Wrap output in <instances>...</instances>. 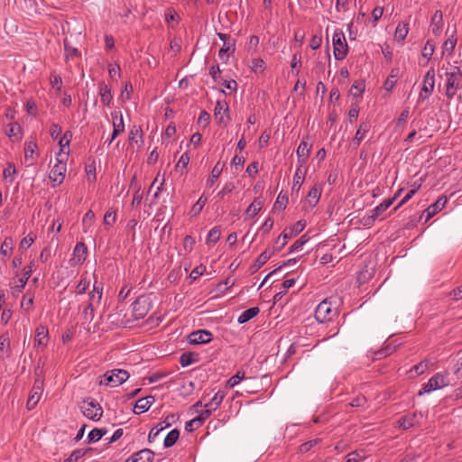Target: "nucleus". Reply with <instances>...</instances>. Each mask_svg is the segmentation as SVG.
Here are the masks:
<instances>
[{
  "label": "nucleus",
  "mask_w": 462,
  "mask_h": 462,
  "mask_svg": "<svg viewBox=\"0 0 462 462\" xmlns=\"http://www.w3.org/2000/svg\"><path fill=\"white\" fill-rule=\"evenodd\" d=\"M103 295V287L100 283L97 282H94L93 290L88 293L89 301L92 302L93 305L95 303L99 304Z\"/></svg>",
  "instance_id": "nucleus-28"
},
{
  "label": "nucleus",
  "mask_w": 462,
  "mask_h": 462,
  "mask_svg": "<svg viewBox=\"0 0 462 462\" xmlns=\"http://www.w3.org/2000/svg\"><path fill=\"white\" fill-rule=\"evenodd\" d=\"M225 397L226 393L224 391H217L210 399L211 404H214L217 408H218Z\"/></svg>",
  "instance_id": "nucleus-63"
},
{
  "label": "nucleus",
  "mask_w": 462,
  "mask_h": 462,
  "mask_svg": "<svg viewBox=\"0 0 462 462\" xmlns=\"http://www.w3.org/2000/svg\"><path fill=\"white\" fill-rule=\"evenodd\" d=\"M128 378L129 373L126 370L113 369L104 374V380L100 381V384L115 387L122 384Z\"/></svg>",
  "instance_id": "nucleus-8"
},
{
  "label": "nucleus",
  "mask_w": 462,
  "mask_h": 462,
  "mask_svg": "<svg viewBox=\"0 0 462 462\" xmlns=\"http://www.w3.org/2000/svg\"><path fill=\"white\" fill-rule=\"evenodd\" d=\"M228 105L226 101L217 100L214 109V116L217 124L224 123V114L228 112Z\"/></svg>",
  "instance_id": "nucleus-24"
},
{
  "label": "nucleus",
  "mask_w": 462,
  "mask_h": 462,
  "mask_svg": "<svg viewBox=\"0 0 462 462\" xmlns=\"http://www.w3.org/2000/svg\"><path fill=\"white\" fill-rule=\"evenodd\" d=\"M17 174V171L15 169V166L12 162H8L6 167L3 171V177L5 180L9 179V177H14ZM9 183H13L14 178L10 179Z\"/></svg>",
  "instance_id": "nucleus-46"
},
{
  "label": "nucleus",
  "mask_w": 462,
  "mask_h": 462,
  "mask_svg": "<svg viewBox=\"0 0 462 462\" xmlns=\"http://www.w3.org/2000/svg\"><path fill=\"white\" fill-rule=\"evenodd\" d=\"M446 91L445 95L448 99L451 100L457 94V90L462 88V71L459 67L454 66L451 70L446 72Z\"/></svg>",
  "instance_id": "nucleus-2"
},
{
  "label": "nucleus",
  "mask_w": 462,
  "mask_h": 462,
  "mask_svg": "<svg viewBox=\"0 0 462 462\" xmlns=\"http://www.w3.org/2000/svg\"><path fill=\"white\" fill-rule=\"evenodd\" d=\"M399 72L400 69L398 68L392 69L390 75L387 77L386 80L383 83V88L386 91H391L394 88L397 82Z\"/></svg>",
  "instance_id": "nucleus-31"
},
{
  "label": "nucleus",
  "mask_w": 462,
  "mask_h": 462,
  "mask_svg": "<svg viewBox=\"0 0 462 462\" xmlns=\"http://www.w3.org/2000/svg\"><path fill=\"white\" fill-rule=\"evenodd\" d=\"M295 284V279H287L282 283V290L274 295V300H279L286 294L287 291Z\"/></svg>",
  "instance_id": "nucleus-47"
},
{
  "label": "nucleus",
  "mask_w": 462,
  "mask_h": 462,
  "mask_svg": "<svg viewBox=\"0 0 462 462\" xmlns=\"http://www.w3.org/2000/svg\"><path fill=\"white\" fill-rule=\"evenodd\" d=\"M305 221L299 220L292 226L284 229L283 232L276 239L273 245V251H281L287 244V241L300 234L305 228Z\"/></svg>",
  "instance_id": "nucleus-3"
},
{
  "label": "nucleus",
  "mask_w": 462,
  "mask_h": 462,
  "mask_svg": "<svg viewBox=\"0 0 462 462\" xmlns=\"http://www.w3.org/2000/svg\"><path fill=\"white\" fill-rule=\"evenodd\" d=\"M154 453L149 448H143L134 453L125 462H152Z\"/></svg>",
  "instance_id": "nucleus-16"
},
{
  "label": "nucleus",
  "mask_w": 462,
  "mask_h": 462,
  "mask_svg": "<svg viewBox=\"0 0 462 462\" xmlns=\"http://www.w3.org/2000/svg\"><path fill=\"white\" fill-rule=\"evenodd\" d=\"M273 247L272 249L264 250L255 260V262L250 266V272L252 273H256L275 253Z\"/></svg>",
  "instance_id": "nucleus-19"
},
{
  "label": "nucleus",
  "mask_w": 462,
  "mask_h": 462,
  "mask_svg": "<svg viewBox=\"0 0 462 462\" xmlns=\"http://www.w3.org/2000/svg\"><path fill=\"white\" fill-rule=\"evenodd\" d=\"M300 165L297 168L296 172L293 176V183H292V190L299 191L303 180H304V173L301 172Z\"/></svg>",
  "instance_id": "nucleus-42"
},
{
  "label": "nucleus",
  "mask_w": 462,
  "mask_h": 462,
  "mask_svg": "<svg viewBox=\"0 0 462 462\" xmlns=\"http://www.w3.org/2000/svg\"><path fill=\"white\" fill-rule=\"evenodd\" d=\"M129 142L138 143L139 142L143 143V130L141 127L133 126V128L129 132Z\"/></svg>",
  "instance_id": "nucleus-40"
},
{
  "label": "nucleus",
  "mask_w": 462,
  "mask_h": 462,
  "mask_svg": "<svg viewBox=\"0 0 462 462\" xmlns=\"http://www.w3.org/2000/svg\"><path fill=\"white\" fill-rule=\"evenodd\" d=\"M111 116L113 119V138H116L118 134L125 131V123L123 115L121 112L114 111L111 113Z\"/></svg>",
  "instance_id": "nucleus-20"
},
{
  "label": "nucleus",
  "mask_w": 462,
  "mask_h": 462,
  "mask_svg": "<svg viewBox=\"0 0 462 462\" xmlns=\"http://www.w3.org/2000/svg\"><path fill=\"white\" fill-rule=\"evenodd\" d=\"M98 88H99V95H100L101 102L105 106H110V104L113 100V96L111 94V88L104 82L99 84Z\"/></svg>",
  "instance_id": "nucleus-27"
},
{
  "label": "nucleus",
  "mask_w": 462,
  "mask_h": 462,
  "mask_svg": "<svg viewBox=\"0 0 462 462\" xmlns=\"http://www.w3.org/2000/svg\"><path fill=\"white\" fill-rule=\"evenodd\" d=\"M263 208V201L259 199H255L246 208L245 217L252 218L256 216Z\"/></svg>",
  "instance_id": "nucleus-29"
},
{
  "label": "nucleus",
  "mask_w": 462,
  "mask_h": 462,
  "mask_svg": "<svg viewBox=\"0 0 462 462\" xmlns=\"http://www.w3.org/2000/svg\"><path fill=\"white\" fill-rule=\"evenodd\" d=\"M457 44V39L454 36L447 39L443 43V52L447 51L448 55L452 54Z\"/></svg>",
  "instance_id": "nucleus-52"
},
{
  "label": "nucleus",
  "mask_w": 462,
  "mask_h": 462,
  "mask_svg": "<svg viewBox=\"0 0 462 462\" xmlns=\"http://www.w3.org/2000/svg\"><path fill=\"white\" fill-rule=\"evenodd\" d=\"M95 218V213L93 210H88L82 219V224L84 226V231H87V228H89L92 226L93 220Z\"/></svg>",
  "instance_id": "nucleus-53"
},
{
  "label": "nucleus",
  "mask_w": 462,
  "mask_h": 462,
  "mask_svg": "<svg viewBox=\"0 0 462 462\" xmlns=\"http://www.w3.org/2000/svg\"><path fill=\"white\" fill-rule=\"evenodd\" d=\"M34 295L33 293L26 292L22 299L21 307L27 312H29L33 305Z\"/></svg>",
  "instance_id": "nucleus-43"
},
{
  "label": "nucleus",
  "mask_w": 462,
  "mask_h": 462,
  "mask_svg": "<svg viewBox=\"0 0 462 462\" xmlns=\"http://www.w3.org/2000/svg\"><path fill=\"white\" fill-rule=\"evenodd\" d=\"M208 201V198L203 194L199 197L198 201L192 206L189 214L192 217L198 216Z\"/></svg>",
  "instance_id": "nucleus-39"
},
{
  "label": "nucleus",
  "mask_w": 462,
  "mask_h": 462,
  "mask_svg": "<svg viewBox=\"0 0 462 462\" xmlns=\"http://www.w3.org/2000/svg\"><path fill=\"white\" fill-rule=\"evenodd\" d=\"M14 248V240L12 237H5L0 246V254L2 256H10Z\"/></svg>",
  "instance_id": "nucleus-34"
},
{
  "label": "nucleus",
  "mask_w": 462,
  "mask_h": 462,
  "mask_svg": "<svg viewBox=\"0 0 462 462\" xmlns=\"http://www.w3.org/2000/svg\"><path fill=\"white\" fill-rule=\"evenodd\" d=\"M64 50L66 60L73 59L80 55L79 51L77 48L70 46L67 40L64 41Z\"/></svg>",
  "instance_id": "nucleus-48"
},
{
  "label": "nucleus",
  "mask_w": 462,
  "mask_h": 462,
  "mask_svg": "<svg viewBox=\"0 0 462 462\" xmlns=\"http://www.w3.org/2000/svg\"><path fill=\"white\" fill-rule=\"evenodd\" d=\"M88 248L86 245L82 242H79L76 244L73 251V259L77 263H82L87 257Z\"/></svg>",
  "instance_id": "nucleus-25"
},
{
  "label": "nucleus",
  "mask_w": 462,
  "mask_h": 462,
  "mask_svg": "<svg viewBox=\"0 0 462 462\" xmlns=\"http://www.w3.org/2000/svg\"><path fill=\"white\" fill-rule=\"evenodd\" d=\"M449 384L447 373H437L430 380L424 383L419 392V395L430 393L433 391L442 389Z\"/></svg>",
  "instance_id": "nucleus-4"
},
{
  "label": "nucleus",
  "mask_w": 462,
  "mask_h": 462,
  "mask_svg": "<svg viewBox=\"0 0 462 462\" xmlns=\"http://www.w3.org/2000/svg\"><path fill=\"white\" fill-rule=\"evenodd\" d=\"M337 315V298H327L319 303L315 310V319L319 323L330 321Z\"/></svg>",
  "instance_id": "nucleus-1"
},
{
  "label": "nucleus",
  "mask_w": 462,
  "mask_h": 462,
  "mask_svg": "<svg viewBox=\"0 0 462 462\" xmlns=\"http://www.w3.org/2000/svg\"><path fill=\"white\" fill-rule=\"evenodd\" d=\"M23 271V276L18 279H14V281L10 283L13 293L21 292L24 289L29 278L32 273L33 262H32L29 265L25 266Z\"/></svg>",
  "instance_id": "nucleus-12"
},
{
  "label": "nucleus",
  "mask_w": 462,
  "mask_h": 462,
  "mask_svg": "<svg viewBox=\"0 0 462 462\" xmlns=\"http://www.w3.org/2000/svg\"><path fill=\"white\" fill-rule=\"evenodd\" d=\"M71 138H72V134H71L70 131H66L64 133L63 136L60 137V139L59 141V144L60 146V152L58 153V156H60V157L64 156L65 158H68L69 150V149L65 150V148L69 147V142H70Z\"/></svg>",
  "instance_id": "nucleus-26"
},
{
  "label": "nucleus",
  "mask_w": 462,
  "mask_h": 462,
  "mask_svg": "<svg viewBox=\"0 0 462 462\" xmlns=\"http://www.w3.org/2000/svg\"><path fill=\"white\" fill-rule=\"evenodd\" d=\"M202 425L203 424L200 423L199 419H197V417H195L194 419H192L189 421L186 422L185 430L187 431L191 432V431L200 428Z\"/></svg>",
  "instance_id": "nucleus-62"
},
{
  "label": "nucleus",
  "mask_w": 462,
  "mask_h": 462,
  "mask_svg": "<svg viewBox=\"0 0 462 462\" xmlns=\"http://www.w3.org/2000/svg\"><path fill=\"white\" fill-rule=\"evenodd\" d=\"M107 432L106 429H93L88 434L87 438L88 443H95L102 439Z\"/></svg>",
  "instance_id": "nucleus-35"
},
{
  "label": "nucleus",
  "mask_w": 462,
  "mask_h": 462,
  "mask_svg": "<svg viewBox=\"0 0 462 462\" xmlns=\"http://www.w3.org/2000/svg\"><path fill=\"white\" fill-rule=\"evenodd\" d=\"M443 26L442 12L438 10L431 17L430 29L434 35L440 34Z\"/></svg>",
  "instance_id": "nucleus-23"
},
{
  "label": "nucleus",
  "mask_w": 462,
  "mask_h": 462,
  "mask_svg": "<svg viewBox=\"0 0 462 462\" xmlns=\"http://www.w3.org/2000/svg\"><path fill=\"white\" fill-rule=\"evenodd\" d=\"M180 438V430L177 429L171 430L165 437L163 446L165 448L172 447Z\"/></svg>",
  "instance_id": "nucleus-36"
},
{
  "label": "nucleus",
  "mask_w": 462,
  "mask_h": 462,
  "mask_svg": "<svg viewBox=\"0 0 462 462\" xmlns=\"http://www.w3.org/2000/svg\"><path fill=\"white\" fill-rule=\"evenodd\" d=\"M165 429V427L162 425V423H159L156 427L152 428L148 435V441L152 443L154 441L155 438L160 434L161 431H162Z\"/></svg>",
  "instance_id": "nucleus-61"
},
{
  "label": "nucleus",
  "mask_w": 462,
  "mask_h": 462,
  "mask_svg": "<svg viewBox=\"0 0 462 462\" xmlns=\"http://www.w3.org/2000/svg\"><path fill=\"white\" fill-rule=\"evenodd\" d=\"M79 409L86 418L94 421L99 420L103 414L101 405L96 400L90 398L84 400L79 405Z\"/></svg>",
  "instance_id": "nucleus-5"
},
{
  "label": "nucleus",
  "mask_w": 462,
  "mask_h": 462,
  "mask_svg": "<svg viewBox=\"0 0 462 462\" xmlns=\"http://www.w3.org/2000/svg\"><path fill=\"white\" fill-rule=\"evenodd\" d=\"M213 339V335L206 329L197 330L189 334V342L191 345L208 343Z\"/></svg>",
  "instance_id": "nucleus-13"
},
{
  "label": "nucleus",
  "mask_w": 462,
  "mask_h": 462,
  "mask_svg": "<svg viewBox=\"0 0 462 462\" xmlns=\"http://www.w3.org/2000/svg\"><path fill=\"white\" fill-rule=\"evenodd\" d=\"M150 409V404H148V402L146 399H139L136 401L134 407V413L135 414H142L145 411H147Z\"/></svg>",
  "instance_id": "nucleus-44"
},
{
  "label": "nucleus",
  "mask_w": 462,
  "mask_h": 462,
  "mask_svg": "<svg viewBox=\"0 0 462 462\" xmlns=\"http://www.w3.org/2000/svg\"><path fill=\"white\" fill-rule=\"evenodd\" d=\"M395 201V198H390L388 199L383 200L378 206H376L372 211L370 215V218L373 220L379 217L383 212H385Z\"/></svg>",
  "instance_id": "nucleus-22"
},
{
  "label": "nucleus",
  "mask_w": 462,
  "mask_h": 462,
  "mask_svg": "<svg viewBox=\"0 0 462 462\" xmlns=\"http://www.w3.org/2000/svg\"><path fill=\"white\" fill-rule=\"evenodd\" d=\"M223 171V166L220 165V162H217V164L213 167L210 176L208 178L206 181L207 187L210 188L212 187L217 180L219 178L221 172Z\"/></svg>",
  "instance_id": "nucleus-33"
},
{
  "label": "nucleus",
  "mask_w": 462,
  "mask_h": 462,
  "mask_svg": "<svg viewBox=\"0 0 462 462\" xmlns=\"http://www.w3.org/2000/svg\"><path fill=\"white\" fill-rule=\"evenodd\" d=\"M367 403V400L366 398L364 396V395H358L356 397H355L350 402H349V405L351 407H361V408H365V405Z\"/></svg>",
  "instance_id": "nucleus-60"
},
{
  "label": "nucleus",
  "mask_w": 462,
  "mask_h": 462,
  "mask_svg": "<svg viewBox=\"0 0 462 462\" xmlns=\"http://www.w3.org/2000/svg\"><path fill=\"white\" fill-rule=\"evenodd\" d=\"M220 235H221L220 227L214 226L213 228L210 229V231L208 234L207 242L212 243V244L217 243L220 238Z\"/></svg>",
  "instance_id": "nucleus-49"
},
{
  "label": "nucleus",
  "mask_w": 462,
  "mask_h": 462,
  "mask_svg": "<svg viewBox=\"0 0 462 462\" xmlns=\"http://www.w3.org/2000/svg\"><path fill=\"white\" fill-rule=\"evenodd\" d=\"M287 203L288 197L286 195H282V192H280L273 204V210L279 212L283 211L287 206Z\"/></svg>",
  "instance_id": "nucleus-41"
},
{
  "label": "nucleus",
  "mask_w": 462,
  "mask_h": 462,
  "mask_svg": "<svg viewBox=\"0 0 462 462\" xmlns=\"http://www.w3.org/2000/svg\"><path fill=\"white\" fill-rule=\"evenodd\" d=\"M37 150V144L33 141H28L24 145V158L26 161L32 160L33 158V154Z\"/></svg>",
  "instance_id": "nucleus-45"
},
{
  "label": "nucleus",
  "mask_w": 462,
  "mask_h": 462,
  "mask_svg": "<svg viewBox=\"0 0 462 462\" xmlns=\"http://www.w3.org/2000/svg\"><path fill=\"white\" fill-rule=\"evenodd\" d=\"M260 310L258 307H253L250 309H247L246 310L243 311L241 315L237 319V322L239 324H244L254 318L258 313Z\"/></svg>",
  "instance_id": "nucleus-32"
},
{
  "label": "nucleus",
  "mask_w": 462,
  "mask_h": 462,
  "mask_svg": "<svg viewBox=\"0 0 462 462\" xmlns=\"http://www.w3.org/2000/svg\"><path fill=\"white\" fill-rule=\"evenodd\" d=\"M320 196H321V188H318L317 186H314L309 191L306 200L311 208H314L318 204V202L320 199Z\"/></svg>",
  "instance_id": "nucleus-30"
},
{
  "label": "nucleus",
  "mask_w": 462,
  "mask_h": 462,
  "mask_svg": "<svg viewBox=\"0 0 462 462\" xmlns=\"http://www.w3.org/2000/svg\"><path fill=\"white\" fill-rule=\"evenodd\" d=\"M435 88V69L434 68H430L423 78V84L419 94L417 104L422 103L424 100L428 99L434 91Z\"/></svg>",
  "instance_id": "nucleus-6"
},
{
  "label": "nucleus",
  "mask_w": 462,
  "mask_h": 462,
  "mask_svg": "<svg viewBox=\"0 0 462 462\" xmlns=\"http://www.w3.org/2000/svg\"><path fill=\"white\" fill-rule=\"evenodd\" d=\"M334 57L337 60H342L347 54V43L342 31H335L332 37Z\"/></svg>",
  "instance_id": "nucleus-7"
},
{
  "label": "nucleus",
  "mask_w": 462,
  "mask_h": 462,
  "mask_svg": "<svg viewBox=\"0 0 462 462\" xmlns=\"http://www.w3.org/2000/svg\"><path fill=\"white\" fill-rule=\"evenodd\" d=\"M395 349V346H392L390 344L385 346L383 348L380 349L379 351L375 352L374 356L376 359H381L383 357H385L387 356H390Z\"/></svg>",
  "instance_id": "nucleus-55"
},
{
  "label": "nucleus",
  "mask_w": 462,
  "mask_h": 462,
  "mask_svg": "<svg viewBox=\"0 0 462 462\" xmlns=\"http://www.w3.org/2000/svg\"><path fill=\"white\" fill-rule=\"evenodd\" d=\"M422 418L421 413L412 412L408 413L402 417H401L397 423L400 428L403 430H408L415 425H417L420 420Z\"/></svg>",
  "instance_id": "nucleus-14"
},
{
  "label": "nucleus",
  "mask_w": 462,
  "mask_h": 462,
  "mask_svg": "<svg viewBox=\"0 0 462 462\" xmlns=\"http://www.w3.org/2000/svg\"><path fill=\"white\" fill-rule=\"evenodd\" d=\"M43 391V380L38 375L34 381L32 389L29 394L26 407L29 411L32 410L39 402Z\"/></svg>",
  "instance_id": "nucleus-11"
},
{
  "label": "nucleus",
  "mask_w": 462,
  "mask_h": 462,
  "mask_svg": "<svg viewBox=\"0 0 462 462\" xmlns=\"http://www.w3.org/2000/svg\"><path fill=\"white\" fill-rule=\"evenodd\" d=\"M49 341V330L46 327L40 325L35 330L34 345L35 346L45 347Z\"/></svg>",
  "instance_id": "nucleus-18"
},
{
  "label": "nucleus",
  "mask_w": 462,
  "mask_h": 462,
  "mask_svg": "<svg viewBox=\"0 0 462 462\" xmlns=\"http://www.w3.org/2000/svg\"><path fill=\"white\" fill-rule=\"evenodd\" d=\"M305 139L306 138L304 137L301 140L296 151L298 162L300 163V166H302L306 162L311 150V144L308 143V142Z\"/></svg>",
  "instance_id": "nucleus-17"
},
{
  "label": "nucleus",
  "mask_w": 462,
  "mask_h": 462,
  "mask_svg": "<svg viewBox=\"0 0 462 462\" xmlns=\"http://www.w3.org/2000/svg\"><path fill=\"white\" fill-rule=\"evenodd\" d=\"M307 241L308 238H306V235L302 236L291 245L289 253L291 254L293 252L300 250L302 246L307 243Z\"/></svg>",
  "instance_id": "nucleus-57"
},
{
  "label": "nucleus",
  "mask_w": 462,
  "mask_h": 462,
  "mask_svg": "<svg viewBox=\"0 0 462 462\" xmlns=\"http://www.w3.org/2000/svg\"><path fill=\"white\" fill-rule=\"evenodd\" d=\"M56 161L57 162L51 170L49 178L52 182H55V185H60L65 179L67 171V158L64 156L60 157L57 155Z\"/></svg>",
  "instance_id": "nucleus-9"
},
{
  "label": "nucleus",
  "mask_w": 462,
  "mask_h": 462,
  "mask_svg": "<svg viewBox=\"0 0 462 462\" xmlns=\"http://www.w3.org/2000/svg\"><path fill=\"white\" fill-rule=\"evenodd\" d=\"M116 220V213L115 210H107L104 216V224L106 226H113Z\"/></svg>",
  "instance_id": "nucleus-58"
},
{
  "label": "nucleus",
  "mask_w": 462,
  "mask_h": 462,
  "mask_svg": "<svg viewBox=\"0 0 462 462\" xmlns=\"http://www.w3.org/2000/svg\"><path fill=\"white\" fill-rule=\"evenodd\" d=\"M235 50H236V42L233 40L232 42H228V43H226V45H223V47L219 50L218 51V56L220 59H223L224 58V55L231 51L232 53L235 52Z\"/></svg>",
  "instance_id": "nucleus-59"
},
{
  "label": "nucleus",
  "mask_w": 462,
  "mask_h": 462,
  "mask_svg": "<svg viewBox=\"0 0 462 462\" xmlns=\"http://www.w3.org/2000/svg\"><path fill=\"white\" fill-rule=\"evenodd\" d=\"M151 310V301L145 296L138 297L132 304V313L135 319H143Z\"/></svg>",
  "instance_id": "nucleus-10"
},
{
  "label": "nucleus",
  "mask_w": 462,
  "mask_h": 462,
  "mask_svg": "<svg viewBox=\"0 0 462 462\" xmlns=\"http://www.w3.org/2000/svg\"><path fill=\"white\" fill-rule=\"evenodd\" d=\"M409 32V24L407 23H399L395 29L394 37L397 41L402 42Z\"/></svg>",
  "instance_id": "nucleus-38"
},
{
  "label": "nucleus",
  "mask_w": 462,
  "mask_h": 462,
  "mask_svg": "<svg viewBox=\"0 0 462 462\" xmlns=\"http://www.w3.org/2000/svg\"><path fill=\"white\" fill-rule=\"evenodd\" d=\"M179 362L182 367L189 366V365L195 362V359L193 358V354L190 352L183 353L180 356Z\"/></svg>",
  "instance_id": "nucleus-54"
},
{
  "label": "nucleus",
  "mask_w": 462,
  "mask_h": 462,
  "mask_svg": "<svg viewBox=\"0 0 462 462\" xmlns=\"http://www.w3.org/2000/svg\"><path fill=\"white\" fill-rule=\"evenodd\" d=\"M245 378V372L237 371L235 375H233L231 378L228 379L226 384L228 387L233 388Z\"/></svg>",
  "instance_id": "nucleus-50"
},
{
  "label": "nucleus",
  "mask_w": 462,
  "mask_h": 462,
  "mask_svg": "<svg viewBox=\"0 0 462 462\" xmlns=\"http://www.w3.org/2000/svg\"><path fill=\"white\" fill-rule=\"evenodd\" d=\"M264 64L265 63L263 59H254L251 62L250 68L254 73H261L265 69Z\"/></svg>",
  "instance_id": "nucleus-51"
},
{
  "label": "nucleus",
  "mask_w": 462,
  "mask_h": 462,
  "mask_svg": "<svg viewBox=\"0 0 462 462\" xmlns=\"http://www.w3.org/2000/svg\"><path fill=\"white\" fill-rule=\"evenodd\" d=\"M447 202L448 199L442 196L439 198L433 204L429 206L428 208L424 211L426 214L425 222L429 221L433 216L444 208Z\"/></svg>",
  "instance_id": "nucleus-15"
},
{
  "label": "nucleus",
  "mask_w": 462,
  "mask_h": 462,
  "mask_svg": "<svg viewBox=\"0 0 462 462\" xmlns=\"http://www.w3.org/2000/svg\"><path fill=\"white\" fill-rule=\"evenodd\" d=\"M428 368V361L424 360L419 364L413 365L411 369V373H414L416 375L422 374Z\"/></svg>",
  "instance_id": "nucleus-56"
},
{
  "label": "nucleus",
  "mask_w": 462,
  "mask_h": 462,
  "mask_svg": "<svg viewBox=\"0 0 462 462\" xmlns=\"http://www.w3.org/2000/svg\"><path fill=\"white\" fill-rule=\"evenodd\" d=\"M95 317V310L92 302H88L86 306H84L82 310V319L84 323L89 324Z\"/></svg>",
  "instance_id": "nucleus-37"
},
{
  "label": "nucleus",
  "mask_w": 462,
  "mask_h": 462,
  "mask_svg": "<svg viewBox=\"0 0 462 462\" xmlns=\"http://www.w3.org/2000/svg\"><path fill=\"white\" fill-rule=\"evenodd\" d=\"M88 286H89V281L85 277H81V279L79 282L77 288H76L77 294H84L86 292V291L88 290Z\"/></svg>",
  "instance_id": "nucleus-64"
},
{
  "label": "nucleus",
  "mask_w": 462,
  "mask_h": 462,
  "mask_svg": "<svg viewBox=\"0 0 462 462\" xmlns=\"http://www.w3.org/2000/svg\"><path fill=\"white\" fill-rule=\"evenodd\" d=\"M369 130H370L369 123L363 122L360 124V125H359L358 129L356 130V133L352 140V143L355 148H357L360 145L361 142L365 138V134L369 132Z\"/></svg>",
  "instance_id": "nucleus-21"
}]
</instances>
